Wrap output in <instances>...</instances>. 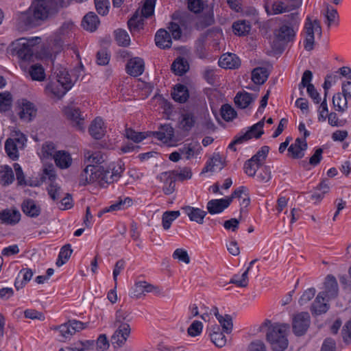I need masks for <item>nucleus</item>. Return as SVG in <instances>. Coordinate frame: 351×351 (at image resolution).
I'll list each match as a JSON object with an SVG mask.
<instances>
[{"label": "nucleus", "instance_id": "nucleus-46", "mask_svg": "<svg viewBox=\"0 0 351 351\" xmlns=\"http://www.w3.org/2000/svg\"><path fill=\"white\" fill-rule=\"evenodd\" d=\"M5 149L8 156L13 160H17L19 158V150L22 149L14 144L12 139H7L5 143Z\"/></svg>", "mask_w": 351, "mask_h": 351}, {"label": "nucleus", "instance_id": "nucleus-59", "mask_svg": "<svg viewBox=\"0 0 351 351\" xmlns=\"http://www.w3.org/2000/svg\"><path fill=\"white\" fill-rule=\"evenodd\" d=\"M172 257L174 259H178L179 261L184 263L185 264H189L191 261L187 251L182 248L176 249L173 252Z\"/></svg>", "mask_w": 351, "mask_h": 351}, {"label": "nucleus", "instance_id": "nucleus-6", "mask_svg": "<svg viewBox=\"0 0 351 351\" xmlns=\"http://www.w3.org/2000/svg\"><path fill=\"white\" fill-rule=\"evenodd\" d=\"M311 317L307 312H301L293 317L292 328L294 334L297 336L303 335L309 328Z\"/></svg>", "mask_w": 351, "mask_h": 351}, {"label": "nucleus", "instance_id": "nucleus-38", "mask_svg": "<svg viewBox=\"0 0 351 351\" xmlns=\"http://www.w3.org/2000/svg\"><path fill=\"white\" fill-rule=\"evenodd\" d=\"M211 341L213 343L219 347L222 348L226 343V338L222 332L220 331L219 326H216L213 327L212 332L210 334Z\"/></svg>", "mask_w": 351, "mask_h": 351}, {"label": "nucleus", "instance_id": "nucleus-63", "mask_svg": "<svg viewBox=\"0 0 351 351\" xmlns=\"http://www.w3.org/2000/svg\"><path fill=\"white\" fill-rule=\"evenodd\" d=\"M8 139H12L14 144L17 145L18 147H21V149H23L27 142L25 136L20 132H15L12 134V137Z\"/></svg>", "mask_w": 351, "mask_h": 351}, {"label": "nucleus", "instance_id": "nucleus-43", "mask_svg": "<svg viewBox=\"0 0 351 351\" xmlns=\"http://www.w3.org/2000/svg\"><path fill=\"white\" fill-rule=\"evenodd\" d=\"M132 204V200L130 197H125L124 199H120L118 202L114 203L110 206L109 207L105 208L98 214V216L100 217L104 213L118 210L123 208L124 205H127V206H130Z\"/></svg>", "mask_w": 351, "mask_h": 351}, {"label": "nucleus", "instance_id": "nucleus-49", "mask_svg": "<svg viewBox=\"0 0 351 351\" xmlns=\"http://www.w3.org/2000/svg\"><path fill=\"white\" fill-rule=\"evenodd\" d=\"M115 40L120 46L127 47L130 43V38L125 30L119 29L114 31Z\"/></svg>", "mask_w": 351, "mask_h": 351}, {"label": "nucleus", "instance_id": "nucleus-34", "mask_svg": "<svg viewBox=\"0 0 351 351\" xmlns=\"http://www.w3.org/2000/svg\"><path fill=\"white\" fill-rule=\"evenodd\" d=\"M215 23L214 15L212 10L198 17L195 24L197 29L202 30Z\"/></svg>", "mask_w": 351, "mask_h": 351}, {"label": "nucleus", "instance_id": "nucleus-19", "mask_svg": "<svg viewBox=\"0 0 351 351\" xmlns=\"http://www.w3.org/2000/svg\"><path fill=\"white\" fill-rule=\"evenodd\" d=\"M307 149V143L306 140L298 138L295 143L291 144L288 148V152L293 158H302L304 157V152Z\"/></svg>", "mask_w": 351, "mask_h": 351}, {"label": "nucleus", "instance_id": "nucleus-18", "mask_svg": "<svg viewBox=\"0 0 351 351\" xmlns=\"http://www.w3.org/2000/svg\"><path fill=\"white\" fill-rule=\"evenodd\" d=\"M131 332L130 328H125L123 326L122 328H116L113 335L111 337V341L113 345H116L118 347H122L127 341Z\"/></svg>", "mask_w": 351, "mask_h": 351}, {"label": "nucleus", "instance_id": "nucleus-22", "mask_svg": "<svg viewBox=\"0 0 351 351\" xmlns=\"http://www.w3.org/2000/svg\"><path fill=\"white\" fill-rule=\"evenodd\" d=\"M104 121L100 117L95 118L90 125L88 131L95 139H101L106 133Z\"/></svg>", "mask_w": 351, "mask_h": 351}, {"label": "nucleus", "instance_id": "nucleus-58", "mask_svg": "<svg viewBox=\"0 0 351 351\" xmlns=\"http://www.w3.org/2000/svg\"><path fill=\"white\" fill-rule=\"evenodd\" d=\"M343 341L349 345L351 343V318L346 322L341 330Z\"/></svg>", "mask_w": 351, "mask_h": 351}, {"label": "nucleus", "instance_id": "nucleus-45", "mask_svg": "<svg viewBox=\"0 0 351 351\" xmlns=\"http://www.w3.org/2000/svg\"><path fill=\"white\" fill-rule=\"evenodd\" d=\"M143 16L136 12L132 17L128 21V25L130 31H138L143 27Z\"/></svg>", "mask_w": 351, "mask_h": 351}, {"label": "nucleus", "instance_id": "nucleus-4", "mask_svg": "<svg viewBox=\"0 0 351 351\" xmlns=\"http://www.w3.org/2000/svg\"><path fill=\"white\" fill-rule=\"evenodd\" d=\"M322 32V27L319 21L317 19L313 21L308 16L304 26V48L306 51H311L314 49L315 34L321 37Z\"/></svg>", "mask_w": 351, "mask_h": 351}, {"label": "nucleus", "instance_id": "nucleus-53", "mask_svg": "<svg viewBox=\"0 0 351 351\" xmlns=\"http://www.w3.org/2000/svg\"><path fill=\"white\" fill-rule=\"evenodd\" d=\"M55 330H58L61 336L65 339H70L75 334L69 321L67 323L56 327Z\"/></svg>", "mask_w": 351, "mask_h": 351}, {"label": "nucleus", "instance_id": "nucleus-61", "mask_svg": "<svg viewBox=\"0 0 351 351\" xmlns=\"http://www.w3.org/2000/svg\"><path fill=\"white\" fill-rule=\"evenodd\" d=\"M260 167L261 166L257 165V163L247 160L244 164V171L247 176L254 177Z\"/></svg>", "mask_w": 351, "mask_h": 351}, {"label": "nucleus", "instance_id": "nucleus-9", "mask_svg": "<svg viewBox=\"0 0 351 351\" xmlns=\"http://www.w3.org/2000/svg\"><path fill=\"white\" fill-rule=\"evenodd\" d=\"M264 119H263L257 123L253 125L250 129L243 135L237 136L233 141V144H241L252 137L258 138L264 133L263 128L264 125Z\"/></svg>", "mask_w": 351, "mask_h": 351}, {"label": "nucleus", "instance_id": "nucleus-14", "mask_svg": "<svg viewBox=\"0 0 351 351\" xmlns=\"http://www.w3.org/2000/svg\"><path fill=\"white\" fill-rule=\"evenodd\" d=\"M21 213L16 208H5L0 211V221L2 223L14 226L19 222Z\"/></svg>", "mask_w": 351, "mask_h": 351}, {"label": "nucleus", "instance_id": "nucleus-21", "mask_svg": "<svg viewBox=\"0 0 351 351\" xmlns=\"http://www.w3.org/2000/svg\"><path fill=\"white\" fill-rule=\"evenodd\" d=\"M97 166L87 165L80 176V184L85 186L88 184L97 182Z\"/></svg>", "mask_w": 351, "mask_h": 351}, {"label": "nucleus", "instance_id": "nucleus-42", "mask_svg": "<svg viewBox=\"0 0 351 351\" xmlns=\"http://www.w3.org/2000/svg\"><path fill=\"white\" fill-rule=\"evenodd\" d=\"M348 98L340 93L335 94L332 97V104L335 109L341 112L348 108Z\"/></svg>", "mask_w": 351, "mask_h": 351}, {"label": "nucleus", "instance_id": "nucleus-33", "mask_svg": "<svg viewBox=\"0 0 351 351\" xmlns=\"http://www.w3.org/2000/svg\"><path fill=\"white\" fill-rule=\"evenodd\" d=\"M269 72L266 68L256 67L252 71V80L256 84H263L267 80Z\"/></svg>", "mask_w": 351, "mask_h": 351}, {"label": "nucleus", "instance_id": "nucleus-23", "mask_svg": "<svg viewBox=\"0 0 351 351\" xmlns=\"http://www.w3.org/2000/svg\"><path fill=\"white\" fill-rule=\"evenodd\" d=\"M156 45L161 49H168L171 47L172 41L169 32L165 29H160L155 35Z\"/></svg>", "mask_w": 351, "mask_h": 351}, {"label": "nucleus", "instance_id": "nucleus-3", "mask_svg": "<svg viewBox=\"0 0 351 351\" xmlns=\"http://www.w3.org/2000/svg\"><path fill=\"white\" fill-rule=\"evenodd\" d=\"M289 329V325L287 324H276L268 329L266 337L273 350L283 351L287 348V335Z\"/></svg>", "mask_w": 351, "mask_h": 351}, {"label": "nucleus", "instance_id": "nucleus-10", "mask_svg": "<svg viewBox=\"0 0 351 351\" xmlns=\"http://www.w3.org/2000/svg\"><path fill=\"white\" fill-rule=\"evenodd\" d=\"M155 292L160 293L158 287L154 286L146 281H138L134 284L133 288V297L139 299L145 296L146 293Z\"/></svg>", "mask_w": 351, "mask_h": 351}, {"label": "nucleus", "instance_id": "nucleus-28", "mask_svg": "<svg viewBox=\"0 0 351 351\" xmlns=\"http://www.w3.org/2000/svg\"><path fill=\"white\" fill-rule=\"evenodd\" d=\"M99 24V18L95 13L93 12H90L86 14L82 21L83 28L91 32L97 29Z\"/></svg>", "mask_w": 351, "mask_h": 351}, {"label": "nucleus", "instance_id": "nucleus-39", "mask_svg": "<svg viewBox=\"0 0 351 351\" xmlns=\"http://www.w3.org/2000/svg\"><path fill=\"white\" fill-rule=\"evenodd\" d=\"M225 166L224 162L223 161L221 156L219 153H214L210 160L208 162L207 165L204 168L206 171H214L218 169H222Z\"/></svg>", "mask_w": 351, "mask_h": 351}, {"label": "nucleus", "instance_id": "nucleus-47", "mask_svg": "<svg viewBox=\"0 0 351 351\" xmlns=\"http://www.w3.org/2000/svg\"><path fill=\"white\" fill-rule=\"evenodd\" d=\"M29 75L33 80L43 81L45 78V73L43 67L38 64L32 65L29 71Z\"/></svg>", "mask_w": 351, "mask_h": 351}, {"label": "nucleus", "instance_id": "nucleus-31", "mask_svg": "<svg viewBox=\"0 0 351 351\" xmlns=\"http://www.w3.org/2000/svg\"><path fill=\"white\" fill-rule=\"evenodd\" d=\"M171 173H174V172H163L160 176L161 180H165L162 190L166 195H170L175 191L176 180L171 176Z\"/></svg>", "mask_w": 351, "mask_h": 351}, {"label": "nucleus", "instance_id": "nucleus-50", "mask_svg": "<svg viewBox=\"0 0 351 351\" xmlns=\"http://www.w3.org/2000/svg\"><path fill=\"white\" fill-rule=\"evenodd\" d=\"M0 179L4 184H9L14 180V173L12 168L8 165L1 166Z\"/></svg>", "mask_w": 351, "mask_h": 351}, {"label": "nucleus", "instance_id": "nucleus-48", "mask_svg": "<svg viewBox=\"0 0 351 351\" xmlns=\"http://www.w3.org/2000/svg\"><path fill=\"white\" fill-rule=\"evenodd\" d=\"M73 250L69 244L64 245L59 253L58 260L56 263L58 267L63 265L70 258Z\"/></svg>", "mask_w": 351, "mask_h": 351}, {"label": "nucleus", "instance_id": "nucleus-12", "mask_svg": "<svg viewBox=\"0 0 351 351\" xmlns=\"http://www.w3.org/2000/svg\"><path fill=\"white\" fill-rule=\"evenodd\" d=\"M20 111L19 116L21 120L29 122L36 117V108L34 105L27 99H21L19 101Z\"/></svg>", "mask_w": 351, "mask_h": 351}, {"label": "nucleus", "instance_id": "nucleus-25", "mask_svg": "<svg viewBox=\"0 0 351 351\" xmlns=\"http://www.w3.org/2000/svg\"><path fill=\"white\" fill-rule=\"evenodd\" d=\"M326 300L323 293H318L311 307L313 314L321 315L327 312L329 305L325 302Z\"/></svg>", "mask_w": 351, "mask_h": 351}, {"label": "nucleus", "instance_id": "nucleus-15", "mask_svg": "<svg viewBox=\"0 0 351 351\" xmlns=\"http://www.w3.org/2000/svg\"><path fill=\"white\" fill-rule=\"evenodd\" d=\"M231 204V198L213 199L208 202L207 210L210 215L219 214Z\"/></svg>", "mask_w": 351, "mask_h": 351}, {"label": "nucleus", "instance_id": "nucleus-7", "mask_svg": "<svg viewBox=\"0 0 351 351\" xmlns=\"http://www.w3.org/2000/svg\"><path fill=\"white\" fill-rule=\"evenodd\" d=\"M39 39L40 38L38 37L32 38L31 39L21 38L15 48L18 57L23 60H30L34 54L32 47L34 45V41Z\"/></svg>", "mask_w": 351, "mask_h": 351}, {"label": "nucleus", "instance_id": "nucleus-5", "mask_svg": "<svg viewBox=\"0 0 351 351\" xmlns=\"http://www.w3.org/2000/svg\"><path fill=\"white\" fill-rule=\"evenodd\" d=\"M122 172L121 165L116 167L112 165L106 168L104 165H98L96 168L97 182L101 186L112 184L120 178Z\"/></svg>", "mask_w": 351, "mask_h": 351}, {"label": "nucleus", "instance_id": "nucleus-41", "mask_svg": "<svg viewBox=\"0 0 351 351\" xmlns=\"http://www.w3.org/2000/svg\"><path fill=\"white\" fill-rule=\"evenodd\" d=\"M233 32L238 36H244L251 29L250 23L245 20L234 22L232 25Z\"/></svg>", "mask_w": 351, "mask_h": 351}, {"label": "nucleus", "instance_id": "nucleus-2", "mask_svg": "<svg viewBox=\"0 0 351 351\" xmlns=\"http://www.w3.org/2000/svg\"><path fill=\"white\" fill-rule=\"evenodd\" d=\"M67 69L60 64L53 65L51 80L46 86V90L51 97H62L74 85Z\"/></svg>", "mask_w": 351, "mask_h": 351}, {"label": "nucleus", "instance_id": "nucleus-13", "mask_svg": "<svg viewBox=\"0 0 351 351\" xmlns=\"http://www.w3.org/2000/svg\"><path fill=\"white\" fill-rule=\"evenodd\" d=\"M64 114L68 119L71 121L73 126L78 130L84 129V117L82 115L79 108L74 107H66L64 110Z\"/></svg>", "mask_w": 351, "mask_h": 351}, {"label": "nucleus", "instance_id": "nucleus-17", "mask_svg": "<svg viewBox=\"0 0 351 351\" xmlns=\"http://www.w3.org/2000/svg\"><path fill=\"white\" fill-rule=\"evenodd\" d=\"M149 135L153 136L160 141L168 142L173 138L174 130L169 124H164L159 127L158 131L149 132Z\"/></svg>", "mask_w": 351, "mask_h": 351}, {"label": "nucleus", "instance_id": "nucleus-16", "mask_svg": "<svg viewBox=\"0 0 351 351\" xmlns=\"http://www.w3.org/2000/svg\"><path fill=\"white\" fill-rule=\"evenodd\" d=\"M126 72L131 76L141 75L145 70L144 60L138 57L130 58L125 66Z\"/></svg>", "mask_w": 351, "mask_h": 351}, {"label": "nucleus", "instance_id": "nucleus-52", "mask_svg": "<svg viewBox=\"0 0 351 351\" xmlns=\"http://www.w3.org/2000/svg\"><path fill=\"white\" fill-rule=\"evenodd\" d=\"M88 161L92 163L90 165H101L105 162L104 156L101 152H95L90 154L89 152L85 154Z\"/></svg>", "mask_w": 351, "mask_h": 351}, {"label": "nucleus", "instance_id": "nucleus-55", "mask_svg": "<svg viewBox=\"0 0 351 351\" xmlns=\"http://www.w3.org/2000/svg\"><path fill=\"white\" fill-rule=\"evenodd\" d=\"M58 151L56 150L54 143L51 142H46L42 146V156L44 158H53L54 159L55 154Z\"/></svg>", "mask_w": 351, "mask_h": 351}, {"label": "nucleus", "instance_id": "nucleus-20", "mask_svg": "<svg viewBox=\"0 0 351 351\" xmlns=\"http://www.w3.org/2000/svg\"><path fill=\"white\" fill-rule=\"evenodd\" d=\"M240 64L241 61L239 58L232 53L223 54L219 60V65L224 69H237Z\"/></svg>", "mask_w": 351, "mask_h": 351}, {"label": "nucleus", "instance_id": "nucleus-11", "mask_svg": "<svg viewBox=\"0 0 351 351\" xmlns=\"http://www.w3.org/2000/svg\"><path fill=\"white\" fill-rule=\"evenodd\" d=\"M324 287V291L319 293H323L326 300L335 298L338 295V283L334 276L329 274L326 277Z\"/></svg>", "mask_w": 351, "mask_h": 351}, {"label": "nucleus", "instance_id": "nucleus-29", "mask_svg": "<svg viewBox=\"0 0 351 351\" xmlns=\"http://www.w3.org/2000/svg\"><path fill=\"white\" fill-rule=\"evenodd\" d=\"M252 94L247 92H239L234 97L236 106L240 108H246L255 99Z\"/></svg>", "mask_w": 351, "mask_h": 351}, {"label": "nucleus", "instance_id": "nucleus-60", "mask_svg": "<svg viewBox=\"0 0 351 351\" xmlns=\"http://www.w3.org/2000/svg\"><path fill=\"white\" fill-rule=\"evenodd\" d=\"M219 322L222 326L223 330L226 333H230L232 330L233 324L232 318L229 315H225L222 317L221 319L219 320Z\"/></svg>", "mask_w": 351, "mask_h": 351}, {"label": "nucleus", "instance_id": "nucleus-26", "mask_svg": "<svg viewBox=\"0 0 351 351\" xmlns=\"http://www.w3.org/2000/svg\"><path fill=\"white\" fill-rule=\"evenodd\" d=\"M182 209L188 215L191 221H195L199 224H202L204 223V219L207 214L206 211L198 208H193L191 206H185Z\"/></svg>", "mask_w": 351, "mask_h": 351}, {"label": "nucleus", "instance_id": "nucleus-27", "mask_svg": "<svg viewBox=\"0 0 351 351\" xmlns=\"http://www.w3.org/2000/svg\"><path fill=\"white\" fill-rule=\"evenodd\" d=\"M202 147L198 141H192L189 143H185L182 147L179 149L181 154L186 156L187 160L191 158L195 155L200 153Z\"/></svg>", "mask_w": 351, "mask_h": 351}, {"label": "nucleus", "instance_id": "nucleus-56", "mask_svg": "<svg viewBox=\"0 0 351 351\" xmlns=\"http://www.w3.org/2000/svg\"><path fill=\"white\" fill-rule=\"evenodd\" d=\"M156 0H145L141 15L144 18H148L154 14Z\"/></svg>", "mask_w": 351, "mask_h": 351}, {"label": "nucleus", "instance_id": "nucleus-35", "mask_svg": "<svg viewBox=\"0 0 351 351\" xmlns=\"http://www.w3.org/2000/svg\"><path fill=\"white\" fill-rule=\"evenodd\" d=\"M171 95L176 101L184 103L189 97L188 89L184 85H176Z\"/></svg>", "mask_w": 351, "mask_h": 351}, {"label": "nucleus", "instance_id": "nucleus-44", "mask_svg": "<svg viewBox=\"0 0 351 351\" xmlns=\"http://www.w3.org/2000/svg\"><path fill=\"white\" fill-rule=\"evenodd\" d=\"M125 136L136 143L141 142L143 140L149 136V132H136L132 128H126L125 130Z\"/></svg>", "mask_w": 351, "mask_h": 351}, {"label": "nucleus", "instance_id": "nucleus-51", "mask_svg": "<svg viewBox=\"0 0 351 351\" xmlns=\"http://www.w3.org/2000/svg\"><path fill=\"white\" fill-rule=\"evenodd\" d=\"M12 97L10 93L5 91L0 93V111L5 112L12 105Z\"/></svg>", "mask_w": 351, "mask_h": 351}, {"label": "nucleus", "instance_id": "nucleus-54", "mask_svg": "<svg viewBox=\"0 0 351 351\" xmlns=\"http://www.w3.org/2000/svg\"><path fill=\"white\" fill-rule=\"evenodd\" d=\"M221 115L225 121H230L236 117L237 112L230 105L224 104L221 108Z\"/></svg>", "mask_w": 351, "mask_h": 351}, {"label": "nucleus", "instance_id": "nucleus-32", "mask_svg": "<svg viewBox=\"0 0 351 351\" xmlns=\"http://www.w3.org/2000/svg\"><path fill=\"white\" fill-rule=\"evenodd\" d=\"M189 69L187 60L182 57L177 58L171 64V70L178 75H182Z\"/></svg>", "mask_w": 351, "mask_h": 351}, {"label": "nucleus", "instance_id": "nucleus-24", "mask_svg": "<svg viewBox=\"0 0 351 351\" xmlns=\"http://www.w3.org/2000/svg\"><path fill=\"white\" fill-rule=\"evenodd\" d=\"M56 165L61 169H68L71 166L72 158L66 151L60 150L56 152L54 157Z\"/></svg>", "mask_w": 351, "mask_h": 351}, {"label": "nucleus", "instance_id": "nucleus-64", "mask_svg": "<svg viewBox=\"0 0 351 351\" xmlns=\"http://www.w3.org/2000/svg\"><path fill=\"white\" fill-rule=\"evenodd\" d=\"M316 291L314 288H309L305 290L299 300L300 305L307 304L315 296Z\"/></svg>", "mask_w": 351, "mask_h": 351}, {"label": "nucleus", "instance_id": "nucleus-1", "mask_svg": "<svg viewBox=\"0 0 351 351\" xmlns=\"http://www.w3.org/2000/svg\"><path fill=\"white\" fill-rule=\"evenodd\" d=\"M58 11V5L49 6L46 1L34 2L29 9L21 14L18 19L19 25L25 27H32L40 24L50 15Z\"/></svg>", "mask_w": 351, "mask_h": 351}, {"label": "nucleus", "instance_id": "nucleus-8", "mask_svg": "<svg viewBox=\"0 0 351 351\" xmlns=\"http://www.w3.org/2000/svg\"><path fill=\"white\" fill-rule=\"evenodd\" d=\"M295 36V32L291 25L283 24L279 27L278 29L274 32L275 39L274 44L276 43H280L282 44H287L292 42Z\"/></svg>", "mask_w": 351, "mask_h": 351}, {"label": "nucleus", "instance_id": "nucleus-57", "mask_svg": "<svg viewBox=\"0 0 351 351\" xmlns=\"http://www.w3.org/2000/svg\"><path fill=\"white\" fill-rule=\"evenodd\" d=\"M20 274H23V280L20 285H19L18 281L15 282L14 286L16 289L22 288L27 282L32 279L33 276V271L29 268H24L20 271Z\"/></svg>", "mask_w": 351, "mask_h": 351}, {"label": "nucleus", "instance_id": "nucleus-36", "mask_svg": "<svg viewBox=\"0 0 351 351\" xmlns=\"http://www.w3.org/2000/svg\"><path fill=\"white\" fill-rule=\"evenodd\" d=\"M257 261V259H254L250 263L249 267L243 273L241 276V279L238 280L237 275H234L230 280V283L234 284L237 285L238 287H246L248 285V274L249 271L252 265H254Z\"/></svg>", "mask_w": 351, "mask_h": 351}, {"label": "nucleus", "instance_id": "nucleus-40", "mask_svg": "<svg viewBox=\"0 0 351 351\" xmlns=\"http://www.w3.org/2000/svg\"><path fill=\"white\" fill-rule=\"evenodd\" d=\"M180 215L178 210L166 211L162 216V226L164 230H167L170 228L172 222L176 220Z\"/></svg>", "mask_w": 351, "mask_h": 351}, {"label": "nucleus", "instance_id": "nucleus-62", "mask_svg": "<svg viewBox=\"0 0 351 351\" xmlns=\"http://www.w3.org/2000/svg\"><path fill=\"white\" fill-rule=\"evenodd\" d=\"M43 178L46 179L47 177L48 179L51 181H53L56 178V169L53 164H47L44 166L43 168Z\"/></svg>", "mask_w": 351, "mask_h": 351}, {"label": "nucleus", "instance_id": "nucleus-37", "mask_svg": "<svg viewBox=\"0 0 351 351\" xmlns=\"http://www.w3.org/2000/svg\"><path fill=\"white\" fill-rule=\"evenodd\" d=\"M195 117L192 113L182 114L179 122L180 128L189 132L195 125Z\"/></svg>", "mask_w": 351, "mask_h": 351}, {"label": "nucleus", "instance_id": "nucleus-30", "mask_svg": "<svg viewBox=\"0 0 351 351\" xmlns=\"http://www.w3.org/2000/svg\"><path fill=\"white\" fill-rule=\"evenodd\" d=\"M23 212L27 216L36 217L40 215V208L32 199L25 200L21 206Z\"/></svg>", "mask_w": 351, "mask_h": 351}]
</instances>
